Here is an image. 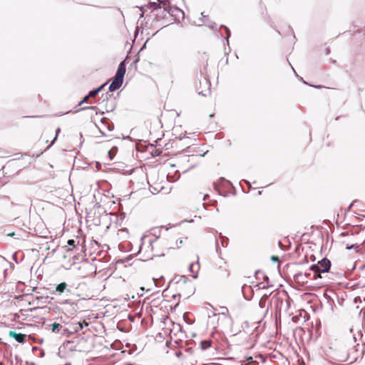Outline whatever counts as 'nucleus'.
Masks as SVG:
<instances>
[{
	"instance_id": "obj_1",
	"label": "nucleus",
	"mask_w": 365,
	"mask_h": 365,
	"mask_svg": "<svg viewBox=\"0 0 365 365\" xmlns=\"http://www.w3.org/2000/svg\"><path fill=\"white\" fill-rule=\"evenodd\" d=\"M183 241L177 234H171L162 239L155 240L151 245L154 255L164 256L171 250L181 247Z\"/></svg>"
},
{
	"instance_id": "obj_2",
	"label": "nucleus",
	"mask_w": 365,
	"mask_h": 365,
	"mask_svg": "<svg viewBox=\"0 0 365 365\" xmlns=\"http://www.w3.org/2000/svg\"><path fill=\"white\" fill-rule=\"evenodd\" d=\"M158 8L163 9L172 18L171 21H180L184 18V11L180 9L171 6L170 2L166 1H160L158 3Z\"/></svg>"
},
{
	"instance_id": "obj_3",
	"label": "nucleus",
	"mask_w": 365,
	"mask_h": 365,
	"mask_svg": "<svg viewBox=\"0 0 365 365\" xmlns=\"http://www.w3.org/2000/svg\"><path fill=\"white\" fill-rule=\"evenodd\" d=\"M331 262L327 258L319 261L318 264L310 267V270L314 272L313 279L323 278L322 274L328 272L330 269Z\"/></svg>"
},
{
	"instance_id": "obj_4",
	"label": "nucleus",
	"mask_w": 365,
	"mask_h": 365,
	"mask_svg": "<svg viewBox=\"0 0 365 365\" xmlns=\"http://www.w3.org/2000/svg\"><path fill=\"white\" fill-rule=\"evenodd\" d=\"M125 74V61H122L117 69V72L115 76L112 81V83L109 86V90L110 91H114L118 89L123 81V78Z\"/></svg>"
},
{
	"instance_id": "obj_5",
	"label": "nucleus",
	"mask_w": 365,
	"mask_h": 365,
	"mask_svg": "<svg viewBox=\"0 0 365 365\" xmlns=\"http://www.w3.org/2000/svg\"><path fill=\"white\" fill-rule=\"evenodd\" d=\"M229 275L228 270L223 267H220L215 272V276L219 280H225L228 278Z\"/></svg>"
},
{
	"instance_id": "obj_6",
	"label": "nucleus",
	"mask_w": 365,
	"mask_h": 365,
	"mask_svg": "<svg viewBox=\"0 0 365 365\" xmlns=\"http://www.w3.org/2000/svg\"><path fill=\"white\" fill-rule=\"evenodd\" d=\"M9 336L14 338L17 342L24 344L26 339V334L21 333H16L15 331H9Z\"/></svg>"
},
{
	"instance_id": "obj_7",
	"label": "nucleus",
	"mask_w": 365,
	"mask_h": 365,
	"mask_svg": "<svg viewBox=\"0 0 365 365\" xmlns=\"http://www.w3.org/2000/svg\"><path fill=\"white\" fill-rule=\"evenodd\" d=\"M68 285L66 282H61L59 284H58L56 287V292H58L59 294H61L65 292L66 289Z\"/></svg>"
},
{
	"instance_id": "obj_8",
	"label": "nucleus",
	"mask_w": 365,
	"mask_h": 365,
	"mask_svg": "<svg viewBox=\"0 0 365 365\" xmlns=\"http://www.w3.org/2000/svg\"><path fill=\"white\" fill-rule=\"evenodd\" d=\"M68 246H65V250L66 252L72 251L74 247H76V244L74 240H69L67 242Z\"/></svg>"
},
{
	"instance_id": "obj_9",
	"label": "nucleus",
	"mask_w": 365,
	"mask_h": 365,
	"mask_svg": "<svg viewBox=\"0 0 365 365\" xmlns=\"http://www.w3.org/2000/svg\"><path fill=\"white\" fill-rule=\"evenodd\" d=\"M104 85L101 86L96 89L91 91L88 95L91 98H95L96 95L103 89Z\"/></svg>"
},
{
	"instance_id": "obj_10",
	"label": "nucleus",
	"mask_w": 365,
	"mask_h": 365,
	"mask_svg": "<svg viewBox=\"0 0 365 365\" xmlns=\"http://www.w3.org/2000/svg\"><path fill=\"white\" fill-rule=\"evenodd\" d=\"M150 188L152 192H159L163 189V186L157 185L156 186H154L153 185H151L150 182Z\"/></svg>"
},
{
	"instance_id": "obj_11",
	"label": "nucleus",
	"mask_w": 365,
	"mask_h": 365,
	"mask_svg": "<svg viewBox=\"0 0 365 365\" xmlns=\"http://www.w3.org/2000/svg\"><path fill=\"white\" fill-rule=\"evenodd\" d=\"M210 346H211L210 340H204V341H202L200 343L201 349L203 350L207 349V348L210 347Z\"/></svg>"
},
{
	"instance_id": "obj_12",
	"label": "nucleus",
	"mask_w": 365,
	"mask_h": 365,
	"mask_svg": "<svg viewBox=\"0 0 365 365\" xmlns=\"http://www.w3.org/2000/svg\"><path fill=\"white\" fill-rule=\"evenodd\" d=\"M62 326L58 324V323H56V322H54L53 324H52V328H51V331L53 332H56V333H58L59 331V329L61 328Z\"/></svg>"
},
{
	"instance_id": "obj_13",
	"label": "nucleus",
	"mask_w": 365,
	"mask_h": 365,
	"mask_svg": "<svg viewBox=\"0 0 365 365\" xmlns=\"http://www.w3.org/2000/svg\"><path fill=\"white\" fill-rule=\"evenodd\" d=\"M245 365H251L252 364H255L256 362L253 360L252 357H248L245 361H243Z\"/></svg>"
},
{
	"instance_id": "obj_14",
	"label": "nucleus",
	"mask_w": 365,
	"mask_h": 365,
	"mask_svg": "<svg viewBox=\"0 0 365 365\" xmlns=\"http://www.w3.org/2000/svg\"><path fill=\"white\" fill-rule=\"evenodd\" d=\"M60 132H61V128H58L56 130V135H55L53 140H52L51 143L48 146V148H49L51 145H53L54 143V142L57 139V137H58V134L60 133Z\"/></svg>"
},
{
	"instance_id": "obj_15",
	"label": "nucleus",
	"mask_w": 365,
	"mask_h": 365,
	"mask_svg": "<svg viewBox=\"0 0 365 365\" xmlns=\"http://www.w3.org/2000/svg\"><path fill=\"white\" fill-rule=\"evenodd\" d=\"M91 98L88 97V95L86 96L78 103V106H81L83 103H86V102H88V101Z\"/></svg>"
},
{
	"instance_id": "obj_16",
	"label": "nucleus",
	"mask_w": 365,
	"mask_h": 365,
	"mask_svg": "<svg viewBox=\"0 0 365 365\" xmlns=\"http://www.w3.org/2000/svg\"><path fill=\"white\" fill-rule=\"evenodd\" d=\"M88 323L86 322V321H83L82 323L81 322H79V326L81 327V329H83V326H88Z\"/></svg>"
},
{
	"instance_id": "obj_17",
	"label": "nucleus",
	"mask_w": 365,
	"mask_h": 365,
	"mask_svg": "<svg viewBox=\"0 0 365 365\" xmlns=\"http://www.w3.org/2000/svg\"><path fill=\"white\" fill-rule=\"evenodd\" d=\"M96 106H88V107H84L82 109L83 110H87V109H91V110H95L96 109Z\"/></svg>"
},
{
	"instance_id": "obj_18",
	"label": "nucleus",
	"mask_w": 365,
	"mask_h": 365,
	"mask_svg": "<svg viewBox=\"0 0 365 365\" xmlns=\"http://www.w3.org/2000/svg\"><path fill=\"white\" fill-rule=\"evenodd\" d=\"M0 175H1V176H4V172H1V171H0ZM5 183H6L5 182H4L3 180H1V177H0V184L4 185V184H5Z\"/></svg>"
},
{
	"instance_id": "obj_19",
	"label": "nucleus",
	"mask_w": 365,
	"mask_h": 365,
	"mask_svg": "<svg viewBox=\"0 0 365 365\" xmlns=\"http://www.w3.org/2000/svg\"><path fill=\"white\" fill-rule=\"evenodd\" d=\"M7 235L9 236V237H13V236L15 235V233L14 232H11V233H9Z\"/></svg>"
},
{
	"instance_id": "obj_20",
	"label": "nucleus",
	"mask_w": 365,
	"mask_h": 365,
	"mask_svg": "<svg viewBox=\"0 0 365 365\" xmlns=\"http://www.w3.org/2000/svg\"><path fill=\"white\" fill-rule=\"evenodd\" d=\"M354 245H351V246H347V247H346V248H347V249H349V250H350V249H351L352 247H354Z\"/></svg>"
},
{
	"instance_id": "obj_21",
	"label": "nucleus",
	"mask_w": 365,
	"mask_h": 365,
	"mask_svg": "<svg viewBox=\"0 0 365 365\" xmlns=\"http://www.w3.org/2000/svg\"><path fill=\"white\" fill-rule=\"evenodd\" d=\"M273 260H278V258L277 257H272Z\"/></svg>"
}]
</instances>
